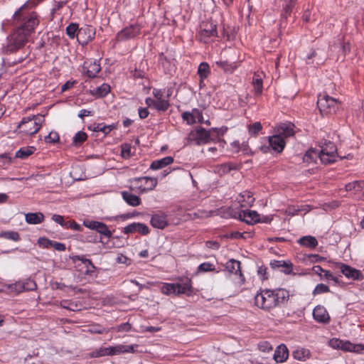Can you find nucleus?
<instances>
[{
  "label": "nucleus",
  "instance_id": "obj_37",
  "mask_svg": "<svg viewBox=\"0 0 364 364\" xmlns=\"http://www.w3.org/2000/svg\"><path fill=\"white\" fill-rule=\"evenodd\" d=\"M215 65L218 68H221L222 70H223L224 71H226V72H232L237 68L236 63H230L225 60L217 61L215 63Z\"/></svg>",
  "mask_w": 364,
  "mask_h": 364
},
{
  "label": "nucleus",
  "instance_id": "obj_14",
  "mask_svg": "<svg viewBox=\"0 0 364 364\" xmlns=\"http://www.w3.org/2000/svg\"><path fill=\"white\" fill-rule=\"evenodd\" d=\"M182 119L188 124H193L196 122H202L203 118L201 111L198 109H193L191 112H185L182 114Z\"/></svg>",
  "mask_w": 364,
  "mask_h": 364
},
{
  "label": "nucleus",
  "instance_id": "obj_21",
  "mask_svg": "<svg viewBox=\"0 0 364 364\" xmlns=\"http://www.w3.org/2000/svg\"><path fill=\"white\" fill-rule=\"evenodd\" d=\"M241 207H250L253 205L255 198L251 192L245 191L240 193L237 198Z\"/></svg>",
  "mask_w": 364,
  "mask_h": 364
},
{
  "label": "nucleus",
  "instance_id": "obj_11",
  "mask_svg": "<svg viewBox=\"0 0 364 364\" xmlns=\"http://www.w3.org/2000/svg\"><path fill=\"white\" fill-rule=\"evenodd\" d=\"M336 267L339 269L341 273L348 279L353 280H361L363 279V275L359 270L347 264L338 262L336 264Z\"/></svg>",
  "mask_w": 364,
  "mask_h": 364
},
{
  "label": "nucleus",
  "instance_id": "obj_46",
  "mask_svg": "<svg viewBox=\"0 0 364 364\" xmlns=\"http://www.w3.org/2000/svg\"><path fill=\"white\" fill-rule=\"evenodd\" d=\"M103 224V223L98 222V221H94V220H87L84 221L83 225L87 227L89 229L95 230L97 232L101 227V225Z\"/></svg>",
  "mask_w": 364,
  "mask_h": 364
},
{
  "label": "nucleus",
  "instance_id": "obj_6",
  "mask_svg": "<svg viewBox=\"0 0 364 364\" xmlns=\"http://www.w3.org/2000/svg\"><path fill=\"white\" fill-rule=\"evenodd\" d=\"M317 106L322 115L328 116L336 112L339 103L335 98L323 95L318 97Z\"/></svg>",
  "mask_w": 364,
  "mask_h": 364
},
{
  "label": "nucleus",
  "instance_id": "obj_48",
  "mask_svg": "<svg viewBox=\"0 0 364 364\" xmlns=\"http://www.w3.org/2000/svg\"><path fill=\"white\" fill-rule=\"evenodd\" d=\"M87 134L84 132H78L73 137V144L78 145L87 139Z\"/></svg>",
  "mask_w": 364,
  "mask_h": 364
},
{
  "label": "nucleus",
  "instance_id": "obj_20",
  "mask_svg": "<svg viewBox=\"0 0 364 364\" xmlns=\"http://www.w3.org/2000/svg\"><path fill=\"white\" fill-rule=\"evenodd\" d=\"M294 125L291 123H284L277 127L276 134L282 137H289L294 134Z\"/></svg>",
  "mask_w": 364,
  "mask_h": 364
},
{
  "label": "nucleus",
  "instance_id": "obj_9",
  "mask_svg": "<svg viewBox=\"0 0 364 364\" xmlns=\"http://www.w3.org/2000/svg\"><path fill=\"white\" fill-rule=\"evenodd\" d=\"M218 35L216 25L210 21H203L200 26L199 39L208 43L213 41Z\"/></svg>",
  "mask_w": 364,
  "mask_h": 364
},
{
  "label": "nucleus",
  "instance_id": "obj_52",
  "mask_svg": "<svg viewBox=\"0 0 364 364\" xmlns=\"http://www.w3.org/2000/svg\"><path fill=\"white\" fill-rule=\"evenodd\" d=\"M328 291H330V289L327 285L324 284H318L313 291V294L316 295L322 293H327Z\"/></svg>",
  "mask_w": 364,
  "mask_h": 364
},
{
  "label": "nucleus",
  "instance_id": "obj_10",
  "mask_svg": "<svg viewBox=\"0 0 364 364\" xmlns=\"http://www.w3.org/2000/svg\"><path fill=\"white\" fill-rule=\"evenodd\" d=\"M141 31V27L139 24H132L121 31L117 35L118 41H127L136 37Z\"/></svg>",
  "mask_w": 364,
  "mask_h": 364
},
{
  "label": "nucleus",
  "instance_id": "obj_47",
  "mask_svg": "<svg viewBox=\"0 0 364 364\" xmlns=\"http://www.w3.org/2000/svg\"><path fill=\"white\" fill-rule=\"evenodd\" d=\"M307 205H304L300 208H295V207H289L286 210V213L289 215H294L297 214L300 211H304L305 213L309 211V209H307Z\"/></svg>",
  "mask_w": 364,
  "mask_h": 364
},
{
  "label": "nucleus",
  "instance_id": "obj_58",
  "mask_svg": "<svg viewBox=\"0 0 364 364\" xmlns=\"http://www.w3.org/2000/svg\"><path fill=\"white\" fill-rule=\"evenodd\" d=\"M52 220L55 221V223L60 224L62 227L68 228V223H66L63 217L60 215L54 214L52 216Z\"/></svg>",
  "mask_w": 364,
  "mask_h": 364
},
{
  "label": "nucleus",
  "instance_id": "obj_28",
  "mask_svg": "<svg viewBox=\"0 0 364 364\" xmlns=\"http://www.w3.org/2000/svg\"><path fill=\"white\" fill-rule=\"evenodd\" d=\"M175 291L176 294H186L188 296L192 294V287L191 281L187 280L183 284H175Z\"/></svg>",
  "mask_w": 364,
  "mask_h": 364
},
{
  "label": "nucleus",
  "instance_id": "obj_64",
  "mask_svg": "<svg viewBox=\"0 0 364 364\" xmlns=\"http://www.w3.org/2000/svg\"><path fill=\"white\" fill-rule=\"evenodd\" d=\"M51 246L58 251L65 250V245L63 243L58 242H52Z\"/></svg>",
  "mask_w": 364,
  "mask_h": 364
},
{
  "label": "nucleus",
  "instance_id": "obj_5",
  "mask_svg": "<svg viewBox=\"0 0 364 364\" xmlns=\"http://www.w3.org/2000/svg\"><path fill=\"white\" fill-rule=\"evenodd\" d=\"M157 179L153 177H139L130 181V189L139 193L152 191L157 185Z\"/></svg>",
  "mask_w": 364,
  "mask_h": 364
},
{
  "label": "nucleus",
  "instance_id": "obj_3",
  "mask_svg": "<svg viewBox=\"0 0 364 364\" xmlns=\"http://www.w3.org/2000/svg\"><path fill=\"white\" fill-rule=\"evenodd\" d=\"M44 117L37 114L23 118L18 126L19 132L26 135H33L41 129Z\"/></svg>",
  "mask_w": 364,
  "mask_h": 364
},
{
  "label": "nucleus",
  "instance_id": "obj_53",
  "mask_svg": "<svg viewBox=\"0 0 364 364\" xmlns=\"http://www.w3.org/2000/svg\"><path fill=\"white\" fill-rule=\"evenodd\" d=\"M258 348L262 352L268 353L272 350L273 347L268 341H261L258 344Z\"/></svg>",
  "mask_w": 364,
  "mask_h": 364
},
{
  "label": "nucleus",
  "instance_id": "obj_8",
  "mask_svg": "<svg viewBox=\"0 0 364 364\" xmlns=\"http://www.w3.org/2000/svg\"><path fill=\"white\" fill-rule=\"evenodd\" d=\"M328 344L332 348L341 350L344 352L361 353L364 350V344H354L349 341H343L339 338L331 339Z\"/></svg>",
  "mask_w": 364,
  "mask_h": 364
},
{
  "label": "nucleus",
  "instance_id": "obj_44",
  "mask_svg": "<svg viewBox=\"0 0 364 364\" xmlns=\"http://www.w3.org/2000/svg\"><path fill=\"white\" fill-rule=\"evenodd\" d=\"M262 129V124L259 122H255L248 127V132L251 136H257L259 131Z\"/></svg>",
  "mask_w": 364,
  "mask_h": 364
},
{
  "label": "nucleus",
  "instance_id": "obj_15",
  "mask_svg": "<svg viewBox=\"0 0 364 364\" xmlns=\"http://www.w3.org/2000/svg\"><path fill=\"white\" fill-rule=\"evenodd\" d=\"M135 232H138L142 235H146L149 232V229L145 224L134 223L127 225L123 230V232L125 234H130Z\"/></svg>",
  "mask_w": 364,
  "mask_h": 364
},
{
  "label": "nucleus",
  "instance_id": "obj_56",
  "mask_svg": "<svg viewBox=\"0 0 364 364\" xmlns=\"http://www.w3.org/2000/svg\"><path fill=\"white\" fill-rule=\"evenodd\" d=\"M215 270L214 264L210 262H204L198 266V271L200 272H211Z\"/></svg>",
  "mask_w": 364,
  "mask_h": 364
},
{
  "label": "nucleus",
  "instance_id": "obj_38",
  "mask_svg": "<svg viewBox=\"0 0 364 364\" xmlns=\"http://www.w3.org/2000/svg\"><path fill=\"white\" fill-rule=\"evenodd\" d=\"M34 149H35L33 146L21 148L16 151L15 156L16 158L24 159L31 155L33 153Z\"/></svg>",
  "mask_w": 364,
  "mask_h": 364
},
{
  "label": "nucleus",
  "instance_id": "obj_40",
  "mask_svg": "<svg viewBox=\"0 0 364 364\" xmlns=\"http://www.w3.org/2000/svg\"><path fill=\"white\" fill-rule=\"evenodd\" d=\"M169 107L168 101L164 99L155 100V107L154 109L159 111H166Z\"/></svg>",
  "mask_w": 364,
  "mask_h": 364
},
{
  "label": "nucleus",
  "instance_id": "obj_34",
  "mask_svg": "<svg viewBox=\"0 0 364 364\" xmlns=\"http://www.w3.org/2000/svg\"><path fill=\"white\" fill-rule=\"evenodd\" d=\"M252 85L255 95L259 96L262 92V78L258 74H255L252 77Z\"/></svg>",
  "mask_w": 364,
  "mask_h": 364
},
{
  "label": "nucleus",
  "instance_id": "obj_45",
  "mask_svg": "<svg viewBox=\"0 0 364 364\" xmlns=\"http://www.w3.org/2000/svg\"><path fill=\"white\" fill-rule=\"evenodd\" d=\"M78 26L76 23H70L66 28V33L70 38L76 37L77 32L78 31Z\"/></svg>",
  "mask_w": 364,
  "mask_h": 364
},
{
  "label": "nucleus",
  "instance_id": "obj_27",
  "mask_svg": "<svg viewBox=\"0 0 364 364\" xmlns=\"http://www.w3.org/2000/svg\"><path fill=\"white\" fill-rule=\"evenodd\" d=\"M25 220L28 224L37 225L44 220V215L42 213H28L25 215Z\"/></svg>",
  "mask_w": 364,
  "mask_h": 364
},
{
  "label": "nucleus",
  "instance_id": "obj_51",
  "mask_svg": "<svg viewBox=\"0 0 364 364\" xmlns=\"http://www.w3.org/2000/svg\"><path fill=\"white\" fill-rule=\"evenodd\" d=\"M131 145L129 144H123L121 146V155L123 158L127 159L129 158L132 155L131 154Z\"/></svg>",
  "mask_w": 364,
  "mask_h": 364
},
{
  "label": "nucleus",
  "instance_id": "obj_49",
  "mask_svg": "<svg viewBox=\"0 0 364 364\" xmlns=\"http://www.w3.org/2000/svg\"><path fill=\"white\" fill-rule=\"evenodd\" d=\"M110 90V87L107 84H102L100 87H98L96 91L95 94L98 97H103L106 95Z\"/></svg>",
  "mask_w": 364,
  "mask_h": 364
},
{
  "label": "nucleus",
  "instance_id": "obj_4",
  "mask_svg": "<svg viewBox=\"0 0 364 364\" xmlns=\"http://www.w3.org/2000/svg\"><path fill=\"white\" fill-rule=\"evenodd\" d=\"M28 36L29 34L23 30V28L18 27L9 37L4 52L10 54L21 48L27 41Z\"/></svg>",
  "mask_w": 364,
  "mask_h": 364
},
{
  "label": "nucleus",
  "instance_id": "obj_17",
  "mask_svg": "<svg viewBox=\"0 0 364 364\" xmlns=\"http://www.w3.org/2000/svg\"><path fill=\"white\" fill-rule=\"evenodd\" d=\"M314 318L319 323H328L330 321V316L326 309L321 306H316L313 311Z\"/></svg>",
  "mask_w": 364,
  "mask_h": 364
},
{
  "label": "nucleus",
  "instance_id": "obj_41",
  "mask_svg": "<svg viewBox=\"0 0 364 364\" xmlns=\"http://www.w3.org/2000/svg\"><path fill=\"white\" fill-rule=\"evenodd\" d=\"M160 289L163 294L166 295L176 293L175 284L163 283Z\"/></svg>",
  "mask_w": 364,
  "mask_h": 364
},
{
  "label": "nucleus",
  "instance_id": "obj_33",
  "mask_svg": "<svg viewBox=\"0 0 364 364\" xmlns=\"http://www.w3.org/2000/svg\"><path fill=\"white\" fill-rule=\"evenodd\" d=\"M236 166L232 164L225 163L216 166L215 167V172L220 176H223L227 174L232 170L236 169Z\"/></svg>",
  "mask_w": 364,
  "mask_h": 364
},
{
  "label": "nucleus",
  "instance_id": "obj_42",
  "mask_svg": "<svg viewBox=\"0 0 364 364\" xmlns=\"http://www.w3.org/2000/svg\"><path fill=\"white\" fill-rule=\"evenodd\" d=\"M275 264H276V266L278 267L284 268V272L286 274H290L293 270V266L290 262L276 261Z\"/></svg>",
  "mask_w": 364,
  "mask_h": 364
},
{
  "label": "nucleus",
  "instance_id": "obj_63",
  "mask_svg": "<svg viewBox=\"0 0 364 364\" xmlns=\"http://www.w3.org/2000/svg\"><path fill=\"white\" fill-rule=\"evenodd\" d=\"M52 242L53 241L49 240L46 238L41 237V238H39L38 243L44 247H48L51 246Z\"/></svg>",
  "mask_w": 364,
  "mask_h": 364
},
{
  "label": "nucleus",
  "instance_id": "obj_60",
  "mask_svg": "<svg viewBox=\"0 0 364 364\" xmlns=\"http://www.w3.org/2000/svg\"><path fill=\"white\" fill-rule=\"evenodd\" d=\"M97 232L107 237H110L112 236V232L108 229V227L105 223L101 225Z\"/></svg>",
  "mask_w": 364,
  "mask_h": 364
},
{
  "label": "nucleus",
  "instance_id": "obj_39",
  "mask_svg": "<svg viewBox=\"0 0 364 364\" xmlns=\"http://www.w3.org/2000/svg\"><path fill=\"white\" fill-rule=\"evenodd\" d=\"M364 188V182L362 181H353L346 185V190L347 191H354L355 192L363 190Z\"/></svg>",
  "mask_w": 364,
  "mask_h": 364
},
{
  "label": "nucleus",
  "instance_id": "obj_26",
  "mask_svg": "<svg viewBox=\"0 0 364 364\" xmlns=\"http://www.w3.org/2000/svg\"><path fill=\"white\" fill-rule=\"evenodd\" d=\"M173 162V158L172 156H166L159 160L154 161L151 165L150 168L152 170L161 169Z\"/></svg>",
  "mask_w": 364,
  "mask_h": 364
},
{
  "label": "nucleus",
  "instance_id": "obj_61",
  "mask_svg": "<svg viewBox=\"0 0 364 364\" xmlns=\"http://www.w3.org/2000/svg\"><path fill=\"white\" fill-rule=\"evenodd\" d=\"M322 279H326V280H331L333 281L335 284H338V279L333 276L329 271L328 270H326V271H323V277Z\"/></svg>",
  "mask_w": 364,
  "mask_h": 364
},
{
  "label": "nucleus",
  "instance_id": "obj_54",
  "mask_svg": "<svg viewBox=\"0 0 364 364\" xmlns=\"http://www.w3.org/2000/svg\"><path fill=\"white\" fill-rule=\"evenodd\" d=\"M2 235L9 240L18 241L20 240L19 234L17 232L7 231L2 233Z\"/></svg>",
  "mask_w": 364,
  "mask_h": 364
},
{
  "label": "nucleus",
  "instance_id": "obj_29",
  "mask_svg": "<svg viewBox=\"0 0 364 364\" xmlns=\"http://www.w3.org/2000/svg\"><path fill=\"white\" fill-rule=\"evenodd\" d=\"M225 269L229 275H232L241 272L240 262L236 259H230L225 265Z\"/></svg>",
  "mask_w": 364,
  "mask_h": 364
},
{
  "label": "nucleus",
  "instance_id": "obj_16",
  "mask_svg": "<svg viewBox=\"0 0 364 364\" xmlns=\"http://www.w3.org/2000/svg\"><path fill=\"white\" fill-rule=\"evenodd\" d=\"M269 144L272 149V150L281 153L286 144V142L283 137H282L279 134H275L274 135L269 136L268 138Z\"/></svg>",
  "mask_w": 364,
  "mask_h": 364
},
{
  "label": "nucleus",
  "instance_id": "obj_35",
  "mask_svg": "<svg viewBox=\"0 0 364 364\" xmlns=\"http://www.w3.org/2000/svg\"><path fill=\"white\" fill-rule=\"evenodd\" d=\"M70 258L73 263L75 264L77 263V262H80L81 264L84 265V267L86 268L85 271V273L91 272V269H95V267L92 264V262L88 259H83L77 255L73 256Z\"/></svg>",
  "mask_w": 364,
  "mask_h": 364
},
{
  "label": "nucleus",
  "instance_id": "obj_18",
  "mask_svg": "<svg viewBox=\"0 0 364 364\" xmlns=\"http://www.w3.org/2000/svg\"><path fill=\"white\" fill-rule=\"evenodd\" d=\"M38 23L37 14L31 12L28 15L25 23L20 28H23V30L30 35Z\"/></svg>",
  "mask_w": 364,
  "mask_h": 364
},
{
  "label": "nucleus",
  "instance_id": "obj_57",
  "mask_svg": "<svg viewBox=\"0 0 364 364\" xmlns=\"http://www.w3.org/2000/svg\"><path fill=\"white\" fill-rule=\"evenodd\" d=\"M59 140V135L55 132H51L48 136L45 137V141L47 143H55Z\"/></svg>",
  "mask_w": 364,
  "mask_h": 364
},
{
  "label": "nucleus",
  "instance_id": "obj_59",
  "mask_svg": "<svg viewBox=\"0 0 364 364\" xmlns=\"http://www.w3.org/2000/svg\"><path fill=\"white\" fill-rule=\"evenodd\" d=\"M9 288L11 289V291L17 294L24 291L22 282H16L15 284L10 285Z\"/></svg>",
  "mask_w": 364,
  "mask_h": 364
},
{
  "label": "nucleus",
  "instance_id": "obj_50",
  "mask_svg": "<svg viewBox=\"0 0 364 364\" xmlns=\"http://www.w3.org/2000/svg\"><path fill=\"white\" fill-rule=\"evenodd\" d=\"M24 291H33L37 288L36 282L32 279H26L22 282Z\"/></svg>",
  "mask_w": 364,
  "mask_h": 364
},
{
  "label": "nucleus",
  "instance_id": "obj_43",
  "mask_svg": "<svg viewBox=\"0 0 364 364\" xmlns=\"http://www.w3.org/2000/svg\"><path fill=\"white\" fill-rule=\"evenodd\" d=\"M114 128V126L113 124L106 126V125H103L102 124H98L94 127L93 131L94 132H102L105 134H107Z\"/></svg>",
  "mask_w": 364,
  "mask_h": 364
},
{
  "label": "nucleus",
  "instance_id": "obj_12",
  "mask_svg": "<svg viewBox=\"0 0 364 364\" xmlns=\"http://www.w3.org/2000/svg\"><path fill=\"white\" fill-rule=\"evenodd\" d=\"M95 36V31L91 26L80 28L76 34L77 41L82 45H86Z\"/></svg>",
  "mask_w": 364,
  "mask_h": 364
},
{
  "label": "nucleus",
  "instance_id": "obj_62",
  "mask_svg": "<svg viewBox=\"0 0 364 364\" xmlns=\"http://www.w3.org/2000/svg\"><path fill=\"white\" fill-rule=\"evenodd\" d=\"M131 324L128 322L122 323L117 327V331L119 332H127L131 330Z\"/></svg>",
  "mask_w": 364,
  "mask_h": 364
},
{
  "label": "nucleus",
  "instance_id": "obj_31",
  "mask_svg": "<svg viewBox=\"0 0 364 364\" xmlns=\"http://www.w3.org/2000/svg\"><path fill=\"white\" fill-rule=\"evenodd\" d=\"M293 356L296 360L305 361L311 356V352L309 349L299 348L293 352Z\"/></svg>",
  "mask_w": 364,
  "mask_h": 364
},
{
  "label": "nucleus",
  "instance_id": "obj_23",
  "mask_svg": "<svg viewBox=\"0 0 364 364\" xmlns=\"http://www.w3.org/2000/svg\"><path fill=\"white\" fill-rule=\"evenodd\" d=\"M151 224L154 228L164 229L168 225L166 215L164 213L154 215L151 218Z\"/></svg>",
  "mask_w": 364,
  "mask_h": 364
},
{
  "label": "nucleus",
  "instance_id": "obj_30",
  "mask_svg": "<svg viewBox=\"0 0 364 364\" xmlns=\"http://www.w3.org/2000/svg\"><path fill=\"white\" fill-rule=\"evenodd\" d=\"M228 277L232 283L231 285L236 289H239L245 284V279L242 272L235 274L229 275Z\"/></svg>",
  "mask_w": 364,
  "mask_h": 364
},
{
  "label": "nucleus",
  "instance_id": "obj_7",
  "mask_svg": "<svg viewBox=\"0 0 364 364\" xmlns=\"http://www.w3.org/2000/svg\"><path fill=\"white\" fill-rule=\"evenodd\" d=\"M320 161L325 165L332 164L338 158L337 147L331 141L324 142L318 149Z\"/></svg>",
  "mask_w": 364,
  "mask_h": 364
},
{
  "label": "nucleus",
  "instance_id": "obj_2",
  "mask_svg": "<svg viewBox=\"0 0 364 364\" xmlns=\"http://www.w3.org/2000/svg\"><path fill=\"white\" fill-rule=\"evenodd\" d=\"M225 130L226 129L223 130L215 128L207 131L203 128H199L191 131L188 134V139L197 145L204 144L218 138L224 134Z\"/></svg>",
  "mask_w": 364,
  "mask_h": 364
},
{
  "label": "nucleus",
  "instance_id": "obj_19",
  "mask_svg": "<svg viewBox=\"0 0 364 364\" xmlns=\"http://www.w3.org/2000/svg\"><path fill=\"white\" fill-rule=\"evenodd\" d=\"M239 216L242 221L247 224H254L259 221V215L255 210H242Z\"/></svg>",
  "mask_w": 364,
  "mask_h": 364
},
{
  "label": "nucleus",
  "instance_id": "obj_25",
  "mask_svg": "<svg viewBox=\"0 0 364 364\" xmlns=\"http://www.w3.org/2000/svg\"><path fill=\"white\" fill-rule=\"evenodd\" d=\"M318 159L320 160L318 149H309L303 157L304 162L308 164H315Z\"/></svg>",
  "mask_w": 364,
  "mask_h": 364
},
{
  "label": "nucleus",
  "instance_id": "obj_1",
  "mask_svg": "<svg viewBox=\"0 0 364 364\" xmlns=\"http://www.w3.org/2000/svg\"><path fill=\"white\" fill-rule=\"evenodd\" d=\"M289 296V291L284 289H266L261 290L255 295V304L258 308L269 311L287 301Z\"/></svg>",
  "mask_w": 364,
  "mask_h": 364
},
{
  "label": "nucleus",
  "instance_id": "obj_55",
  "mask_svg": "<svg viewBox=\"0 0 364 364\" xmlns=\"http://www.w3.org/2000/svg\"><path fill=\"white\" fill-rule=\"evenodd\" d=\"M30 3L26 2L21 6L14 14V18L18 20L22 15L24 14L25 11L30 6Z\"/></svg>",
  "mask_w": 364,
  "mask_h": 364
},
{
  "label": "nucleus",
  "instance_id": "obj_24",
  "mask_svg": "<svg viewBox=\"0 0 364 364\" xmlns=\"http://www.w3.org/2000/svg\"><path fill=\"white\" fill-rule=\"evenodd\" d=\"M122 198L129 205L136 207L141 204V198L128 191L122 192Z\"/></svg>",
  "mask_w": 364,
  "mask_h": 364
},
{
  "label": "nucleus",
  "instance_id": "obj_32",
  "mask_svg": "<svg viewBox=\"0 0 364 364\" xmlns=\"http://www.w3.org/2000/svg\"><path fill=\"white\" fill-rule=\"evenodd\" d=\"M298 243L309 248H314L318 245V242L316 237L310 235L301 237L298 240Z\"/></svg>",
  "mask_w": 364,
  "mask_h": 364
},
{
  "label": "nucleus",
  "instance_id": "obj_36",
  "mask_svg": "<svg viewBox=\"0 0 364 364\" xmlns=\"http://www.w3.org/2000/svg\"><path fill=\"white\" fill-rule=\"evenodd\" d=\"M198 74L200 76V82L206 78L210 74V66L207 63H201L198 68Z\"/></svg>",
  "mask_w": 364,
  "mask_h": 364
},
{
  "label": "nucleus",
  "instance_id": "obj_13",
  "mask_svg": "<svg viewBox=\"0 0 364 364\" xmlns=\"http://www.w3.org/2000/svg\"><path fill=\"white\" fill-rule=\"evenodd\" d=\"M83 70L89 77H95L101 70L99 60L89 59L84 62Z\"/></svg>",
  "mask_w": 364,
  "mask_h": 364
},
{
  "label": "nucleus",
  "instance_id": "obj_22",
  "mask_svg": "<svg viewBox=\"0 0 364 364\" xmlns=\"http://www.w3.org/2000/svg\"><path fill=\"white\" fill-rule=\"evenodd\" d=\"M289 356V351L284 344L279 345L274 351V359L277 363H283Z\"/></svg>",
  "mask_w": 364,
  "mask_h": 364
}]
</instances>
